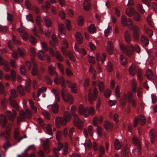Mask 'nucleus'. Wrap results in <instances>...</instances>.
Here are the masks:
<instances>
[{
	"instance_id": "nucleus-30",
	"label": "nucleus",
	"mask_w": 157,
	"mask_h": 157,
	"mask_svg": "<svg viewBox=\"0 0 157 157\" xmlns=\"http://www.w3.org/2000/svg\"><path fill=\"white\" fill-rule=\"evenodd\" d=\"M120 60L121 63L123 66L125 65L128 63L126 58L123 55H120Z\"/></svg>"
},
{
	"instance_id": "nucleus-11",
	"label": "nucleus",
	"mask_w": 157,
	"mask_h": 157,
	"mask_svg": "<svg viewBox=\"0 0 157 157\" xmlns=\"http://www.w3.org/2000/svg\"><path fill=\"white\" fill-rule=\"evenodd\" d=\"M121 20V24L124 26H126L133 25L132 21L129 18H127L124 15L122 16Z\"/></svg>"
},
{
	"instance_id": "nucleus-12",
	"label": "nucleus",
	"mask_w": 157,
	"mask_h": 157,
	"mask_svg": "<svg viewBox=\"0 0 157 157\" xmlns=\"http://www.w3.org/2000/svg\"><path fill=\"white\" fill-rule=\"evenodd\" d=\"M133 36L136 40H137L139 37V35L140 33V28L137 26H133Z\"/></svg>"
},
{
	"instance_id": "nucleus-28",
	"label": "nucleus",
	"mask_w": 157,
	"mask_h": 157,
	"mask_svg": "<svg viewBox=\"0 0 157 157\" xmlns=\"http://www.w3.org/2000/svg\"><path fill=\"white\" fill-rule=\"evenodd\" d=\"M44 20L45 23V25L47 27H49L51 26L52 24L51 20L48 18L47 16L44 17Z\"/></svg>"
},
{
	"instance_id": "nucleus-52",
	"label": "nucleus",
	"mask_w": 157,
	"mask_h": 157,
	"mask_svg": "<svg viewBox=\"0 0 157 157\" xmlns=\"http://www.w3.org/2000/svg\"><path fill=\"white\" fill-rule=\"evenodd\" d=\"M21 36L22 39L25 41H26L28 40V36L27 33L25 31H24L21 34Z\"/></svg>"
},
{
	"instance_id": "nucleus-53",
	"label": "nucleus",
	"mask_w": 157,
	"mask_h": 157,
	"mask_svg": "<svg viewBox=\"0 0 157 157\" xmlns=\"http://www.w3.org/2000/svg\"><path fill=\"white\" fill-rule=\"evenodd\" d=\"M10 73L11 79L13 80H14L16 79V72L14 70L12 69L10 71Z\"/></svg>"
},
{
	"instance_id": "nucleus-36",
	"label": "nucleus",
	"mask_w": 157,
	"mask_h": 157,
	"mask_svg": "<svg viewBox=\"0 0 157 157\" xmlns=\"http://www.w3.org/2000/svg\"><path fill=\"white\" fill-rule=\"evenodd\" d=\"M90 0H84L83 4L84 10H89L90 8Z\"/></svg>"
},
{
	"instance_id": "nucleus-17",
	"label": "nucleus",
	"mask_w": 157,
	"mask_h": 157,
	"mask_svg": "<svg viewBox=\"0 0 157 157\" xmlns=\"http://www.w3.org/2000/svg\"><path fill=\"white\" fill-rule=\"evenodd\" d=\"M107 51L110 55L112 54L113 53V43L111 41L107 42Z\"/></svg>"
},
{
	"instance_id": "nucleus-24",
	"label": "nucleus",
	"mask_w": 157,
	"mask_h": 157,
	"mask_svg": "<svg viewBox=\"0 0 157 157\" xmlns=\"http://www.w3.org/2000/svg\"><path fill=\"white\" fill-rule=\"evenodd\" d=\"M25 3L27 8L29 10H33L32 9H34V10H39L38 9L33 6L29 0H26L25 1Z\"/></svg>"
},
{
	"instance_id": "nucleus-26",
	"label": "nucleus",
	"mask_w": 157,
	"mask_h": 157,
	"mask_svg": "<svg viewBox=\"0 0 157 157\" xmlns=\"http://www.w3.org/2000/svg\"><path fill=\"white\" fill-rule=\"evenodd\" d=\"M124 38L125 40L127 42H129L131 40V37L129 31H126L124 33Z\"/></svg>"
},
{
	"instance_id": "nucleus-60",
	"label": "nucleus",
	"mask_w": 157,
	"mask_h": 157,
	"mask_svg": "<svg viewBox=\"0 0 157 157\" xmlns=\"http://www.w3.org/2000/svg\"><path fill=\"white\" fill-rule=\"evenodd\" d=\"M136 12V10H126V13L128 16L131 17L133 16Z\"/></svg>"
},
{
	"instance_id": "nucleus-41",
	"label": "nucleus",
	"mask_w": 157,
	"mask_h": 157,
	"mask_svg": "<svg viewBox=\"0 0 157 157\" xmlns=\"http://www.w3.org/2000/svg\"><path fill=\"white\" fill-rule=\"evenodd\" d=\"M147 21L149 25L152 27L153 26L154 23L151 18V15H149L147 16Z\"/></svg>"
},
{
	"instance_id": "nucleus-63",
	"label": "nucleus",
	"mask_w": 157,
	"mask_h": 157,
	"mask_svg": "<svg viewBox=\"0 0 157 157\" xmlns=\"http://www.w3.org/2000/svg\"><path fill=\"white\" fill-rule=\"evenodd\" d=\"M10 94L11 97L15 98L17 96V93L16 90L14 89H12L10 90Z\"/></svg>"
},
{
	"instance_id": "nucleus-25",
	"label": "nucleus",
	"mask_w": 157,
	"mask_h": 157,
	"mask_svg": "<svg viewBox=\"0 0 157 157\" xmlns=\"http://www.w3.org/2000/svg\"><path fill=\"white\" fill-rule=\"evenodd\" d=\"M141 42L143 46H146L149 44V41L147 37L142 35L141 38Z\"/></svg>"
},
{
	"instance_id": "nucleus-40",
	"label": "nucleus",
	"mask_w": 157,
	"mask_h": 157,
	"mask_svg": "<svg viewBox=\"0 0 157 157\" xmlns=\"http://www.w3.org/2000/svg\"><path fill=\"white\" fill-rule=\"evenodd\" d=\"M98 85L100 92H102L104 89V86L103 82L101 81H98Z\"/></svg>"
},
{
	"instance_id": "nucleus-42",
	"label": "nucleus",
	"mask_w": 157,
	"mask_h": 157,
	"mask_svg": "<svg viewBox=\"0 0 157 157\" xmlns=\"http://www.w3.org/2000/svg\"><path fill=\"white\" fill-rule=\"evenodd\" d=\"M56 57L57 59L59 61H62L63 59L60 52L58 51H57L55 53Z\"/></svg>"
},
{
	"instance_id": "nucleus-22",
	"label": "nucleus",
	"mask_w": 157,
	"mask_h": 157,
	"mask_svg": "<svg viewBox=\"0 0 157 157\" xmlns=\"http://www.w3.org/2000/svg\"><path fill=\"white\" fill-rule=\"evenodd\" d=\"M75 38L77 42L79 44H82L83 41V39L81 34L79 32L76 33L75 35Z\"/></svg>"
},
{
	"instance_id": "nucleus-15",
	"label": "nucleus",
	"mask_w": 157,
	"mask_h": 157,
	"mask_svg": "<svg viewBox=\"0 0 157 157\" xmlns=\"http://www.w3.org/2000/svg\"><path fill=\"white\" fill-rule=\"evenodd\" d=\"M11 130V128L8 127L6 130V132H3L1 134V136L2 139H8L10 137V131Z\"/></svg>"
},
{
	"instance_id": "nucleus-64",
	"label": "nucleus",
	"mask_w": 157,
	"mask_h": 157,
	"mask_svg": "<svg viewBox=\"0 0 157 157\" xmlns=\"http://www.w3.org/2000/svg\"><path fill=\"white\" fill-rule=\"evenodd\" d=\"M10 63L11 66L13 68H16L17 67L16 61L13 59H11Z\"/></svg>"
},
{
	"instance_id": "nucleus-9",
	"label": "nucleus",
	"mask_w": 157,
	"mask_h": 157,
	"mask_svg": "<svg viewBox=\"0 0 157 157\" xmlns=\"http://www.w3.org/2000/svg\"><path fill=\"white\" fill-rule=\"evenodd\" d=\"M88 108L82 105H80L78 108V113L81 115H84L85 117L89 116L88 113H87Z\"/></svg>"
},
{
	"instance_id": "nucleus-5",
	"label": "nucleus",
	"mask_w": 157,
	"mask_h": 157,
	"mask_svg": "<svg viewBox=\"0 0 157 157\" xmlns=\"http://www.w3.org/2000/svg\"><path fill=\"white\" fill-rule=\"evenodd\" d=\"M61 94L62 98L64 101L70 104H72L73 102V98L71 95L67 93V90L66 88H62Z\"/></svg>"
},
{
	"instance_id": "nucleus-62",
	"label": "nucleus",
	"mask_w": 157,
	"mask_h": 157,
	"mask_svg": "<svg viewBox=\"0 0 157 157\" xmlns=\"http://www.w3.org/2000/svg\"><path fill=\"white\" fill-rule=\"evenodd\" d=\"M71 90L73 93H75L76 92L77 87L75 84H72L71 86Z\"/></svg>"
},
{
	"instance_id": "nucleus-31",
	"label": "nucleus",
	"mask_w": 157,
	"mask_h": 157,
	"mask_svg": "<svg viewBox=\"0 0 157 157\" xmlns=\"http://www.w3.org/2000/svg\"><path fill=\"white\" fill-rule=\"evenodd\" d=\"M49 106L50 107V108L51 109L53 113H56L58 112V106L57 103H54L53 105H49Z\"/></svg>"
},
{
	"instance_id": "nucleus-54",
	"label": "nucleus",
	"mask_w": 157,
	"mask_h": 157,
	"mask_svg": "<svg viewBox=\"0 0 157 157\" xmlns=\"http://www.w3.org/2000/svg\"><path fill=\"white\" fill-rule=\"evenodd\" d=\"M4 65V66L3 67V70L6 72H9L10 70V67L9 66L8 63L6 61Z\"/></svg>"
},
{
	"instance_id": "nucleus-48",
	"label": "nucleus",
	"mask_w": 157,
	"mask_h": 157,
	"mask_svg": "<svg viewBox=\"0 0 157 157\" xmlns=\"http://www.w3.org/2000/svg\"><path fill=\"white\" fill-rule=\"evenodd\" d=\"M65 24L67 30L69 31L71 30L72 28L70 21L68 19H66L65 22Z\"/></svg>"
},
{
	"instance_id": "nucleus-57",
	"label": "nucleus",
	"mask_w": 157,
	"mask_h": 157,
	"mask_svg": "<svg viewBox=\"0 0 157 157\" xmlns=\"http://www.w3.org/2000/svg\"><path fill=\"white\" fill-rule=\"evenodd\" d=\"M111 27H110L108 25L107 29H105L104 31L105 36V37H108L110 33V30L111 29Z\"/></svg>"
},
{
	"instance_id": "nucleus-16",
	"label": "nucleus",
	"mask_w": 157,
	"mask_h": 157,
	"mask_svg": "<svg viewBox=\"0 0 157 157\" xmlns=\"http://www.w3.org/2000/svg\"><path fill=\"white\" fill-rule=\"evenodd\" d=\"M149 136L151 142L153 144L156 140V132L154 129H151L149 132Z\"/></svg>"
},
{
	"instance_id": "nucleus-43",
	"label": "nucleus",
	"mask_w": 157,
	"mask_h": 157,
	"mask_svg": "<svg viewBox=\"0 0 157 157\" xmlns=\"http://www.w3.org/2000/svg\"><path fill=\"white\" fill-rule=\"evenodd\" d=\"M137 119L138 121L140 122V124L142 125H143L145 123V120L144 117L142 115L140 116L138 118H136Z\"/></svg>"
},
{
	"instance_id": "nucleus-47",
	"label": "nucleus",
	"mask_w": 157,
	"mask_h": 157,
	"mask_svg": "<svg viewBox=\"0 0 157 157\" xmlns=\"http://www.w3.org/2000/svg\"><path fill=\"white\" fill-rule=\"evenodd\" d=\"M77 22L78 25L80 26H82L84 24V20L82 17L79 16L78 18Z\"/></svg>"
},
{
	"instance_id": "nucleus-27",
	"label": "nucleus",
	"mask_w": 157,
	"mask_h": 157,
	"mask_svg": "<svg viewBox=\"0 0 157 157\" xmlns=\"http://www.w3.org/2000/svg\"><path fill=\"white\" fill-rule=\"evenodd\" d=\"M51 91L55 95V101L56 102H59L60 101V96L57 90L55 89H53Z\"/></svg>"
},
{
	"instance_id": "nucleus-2",
	"label": "nucleus",
	"mask_w": 157,
	"mask_h": 157,
	"mask_svg": "<svg viewBox=\"0 0 157 157\" xmlns=\"http://www.w3.org/2000/svg\"><path fill=\"white\" fill-rule=\"evenodd\" d=\"M119 46L122 52L125 53L128 56L131 57L133 55V51L134 50L139 54L140 52V47L137 45H135L134 47L131 44L128 45L127 47H126L124 44L121 43L119 42Z\"/></svg>"
},
{
	"instance_id": "nucleus-4",
	"label": "nucleus",
	"mask_w": 157,
	"mask_h": 157,
	"mask_svg": "<svg viewBox=\"0 0 157 157\" xmlns=\"http://www.w3.org/2000/svg\"><path fill=\"white\" fill-rule=\"evenodd\" d=\"M76 109V107L75 106H72L71 111L74 117L73 124L79 129H81L82 126V122L78 118V115L75 113Z\"/></svg>"
},
{
	"instance_id": "nucleus-58",
	"label": "nucleus",
	"mask_w": 157,
	"mask_h": 157,
	"mask_svg": "<svg viewBox=\"0 0 157 157\" xmlns=\"http://www.w3.org/2000/svg\"><path fill=\"white\" fill-rule=\"evenodd\" d=\"M46 88L45 87H42L40 89L38 90L37 94V97H39L40 95L41 94H43L46 91Z\"/></svg>"
},
{
	"instance_id": "nucleus-7",
	"label": "nucleus",
	"mask_w": 157,
	"mask_h": 157,
	"mask_svg": "<svg viewBox=\"0 0 157 157\" xmlns=\"http://www.w3.org/2000/svg\"><path fill=\"white\" fill-rule=\"evenodd\" d=\"M133 98V94L130 91H128L127 93V94H125L124 95L123 98H124V101L123 100V99L121 100V105H124L125 103V101H127L128 102H130L131 101Z\"/></svg>"
},
{
	"instance_id": "nucleus-18",
	"label": "nucleus",
	"mask_w": 157,
	"mask_h": 157,
	"mask_svg": "<svg viewBox=\"0 0 157 157\" xmlns=\"http://www.w3.org/2000/svg\"><path fill=\"white\" fill-rule=\"evenodd\" d=\"M78 145L80 149L83 148L84 151V152H86V140H82V139H80L78 140Z\"/></svg>"
},
{
	"instance_id": "nucleus-8",
	"label": "nucleus",
	"mask_w": 157,
	"mask_h": 157,
	"mask_svg": "<svg viewBox=\"0 0 157 157\" xmlns=\"http://www.w3.org/2000/svg\"><path fill=\"white\" fill-rule=\"evenodd\" d=\"M98 91L96 88H94L93 90V94L89 91L88 94V99L90 103H92L93 101L95 100L98 96Z\"/></svg>"
},
{
	"instance_id": "nucleus-49",
	"label": "nucleus",
	"mask_w": 157,
	"mask_h": 157,
	"mask_svg": "<svg viewBox=\"0 0 157 157\" xmlns=\"http://www.w3.org/2000/svg\"><path fill=\"white\" fill-rule=\"evenodd\" d=\"M38 56L39 59L41 60H43L44 59V52L42 50H40L39 51Z\"/></svg>"
},
{
	"instance_id": "nucleus-10",
	"label": "nucleus",
	"mask_w": 157,
	"mask_h": 157,
	"mask_svg": "<svg viewBox=\"0 0 157 157\" xmlns=\"http://www.w3.org/2000/svg\"><path fill=\"white\" fill-rule=\"evenodd\" d=\"M63 46L61 48V51L63 54L66 56L70 57L71 52L70 51L67 52L66 51V48L68 47L67 41L64 40L63 43Z\"/></svg>"
},
{
	"instance_id": "nucleus-20",
	"label": "nucleus",
	"mask_w": 157,
	"mask_h": 157,
	"mask_svg": "<svg viewBox=\"0 0 157 157\" xmlns=\"http://www.w3.org/2000/svg\"><path fill=\"white\" fill-rule=\"evenodd\" d=\"M59 36H60V35L62 36L65 35V26L63 24H60L59 25Z\"/></svg>"
},
{
	"instance_id": "nucleus-46",
	"label": "nucleus",
	"mask_w": 157,
	"mask_h": 157,
	"mask_svg": "<svg viewBox=\"0 0 157 157\" xmlns=\"http://www.w3.org/2000/svg\"><path fill=\"white\" fill-rule=\"evenodd\" d=\"M31 83V82L29 78L28 79L26 82L25 88L26 91L28 93L30 92V90L29 89V88L30 86Z\"/></svg>"
},
{
	"instance_id": "nucleus-29",
	"label": "nucleus",
	"mask_w": 157,
	"mask_h": 157,
	"mask_svg": "<svg viewBox=\"0 0 157 157\" xmlns=\"http://www.w3.org/2000/svg\"><path fill=\"white\" fill-rule=\"evenodd\" d=\"M49 72L50 74L51 75H58L56 71V68L53 66L52 65H50L48 68Z\"/></svg>"
},
{
	"instance_id": "nucleus-51",
	"label": "nucleus",
	"mask_w": 157,
	"mask_h": 157,
	"mask_svg": "<svg viewBox=\"0 0 157 157\" xmlns=\"http://www.w3.org/2000/svg\"><path fill=\"white\" fill-rule=\"evenodd\" d=\"M10 104L11 105L16 109H18V107L17 102L14 100H11V97L10 98Z\"/></svg>"
},
{
	"instance_id": "nucleus-3",
	"label": "nucleus",
	"mask_w": 157,
	"mask_h": 157,
	"mask_svg": "<svg viewBox=\"0 0 157 157\" xmlns=\"http://www.w3.org/2000/svg\"><path fill=\"white\" fill-rule=\"evenodd\" d=\"M71 118L70 113L68 112H66L62 117H57L56 119V127L60 128L61 126H65L67 123L68 122Z\"/></svg>"
},
{
	"instance_id": "nucleus-33",
	"label": "nucleus",
	"mask_w": 157,
	"mask_h": 157,
	"mask_svg": "<svg viewBox=\"0 0 157 157\" xmlns=\"http://www.w3.org/2000/svg\"><path fill=\"white\" fill-rule=\"evenodd\" d=\"M7 120L5 116L3 115H1L0 116V124L2 126L4 127L6 125Z\"/></svg>"
},
{
	"instance_id": "nucleus-59",
	"label": "nucleus",
	"mask_w": 157,
	"mask_h": 157,
	"mask_svg": "<svg viewBox=\"0 0 157 157\" xmlns=\"http://www.w3.org/2000/svg\"><path fill=\"white\" fill-rule=\"evenodd\" d=\"M50 3L48 1H47L43 3L42 5V7L46 9H48L50 7Z\"/></svg>"
},
{
	"instance_id": "nucleus-14",
	"label": "nucleus",
	"mask_w": 157,
	"mask_h": 157,
	"mask_svg": "<svg viewBox=\"0 0 157 157\" xmlns=\"http://www.w3.org/2000/svg\"><path fill=\"white\" fill-rule=\"evenodd\" d=\"M6 114L9 119L11 121H13L17 116V113L14 110H13L12 112L10 111H7Z\"/></svg>"
},
{
	"instance_id": "nucleus-32",
	"label": "nucleus",
	"mask_w": 157,
	"mask_h": 157,
	"mask_svg": "<svg viewBox=\"0 0 157 157\" xmlns=\"http://www.w3.org/2000/svg\"><path fill=\"white\" fill-rule=\"evenodd\" d=\"M63 147V145L62 143L59 142L58 144V149L55 148L53 150L54 154L56 157H58V155L57 152L61 150Z\"/></svg>"
},
{
	"instance_id": "nucleus-44",
	"label": "nucleus",
	"mask_w": 157,
	"mask_h": 157,
	"mask_svg": "<svg viewBox=\"0 0 157 157\" xmlns=\"http://www.w3.org/2000/svg\"><path fill=\"white\" fill-rule=\"evenodd\" d=\"M146 76L149 79L151 80L152 79L153 74L150 69H148L146 71Z\"/></svg>"
},
{
	"instance_id": "nucleus-56",
	"label": "nucleus",
	"mask_w": 157,
	"mask_h": 157,
	"mask_svg": "<svg viewBox=\"0 0 157 157\" xmlns=\"http://www.w3.org/2000/svg\"><path fill=\"white\" fill-rule=\"evenodd\" d=\"M37 66L35 64H34L32 70V73L33 75H36L37 74Z\"/></svg>"
},
{
	"instance_id": "nucleus-39",
	"label": "nucleus",
	"mask_w": 157,
	"mask_h": 157,
	"mask_svg": "<svg viewBox=\"0 0 157 157\" xmlns=\"http://www.w3.org/2000/svg\"><path fill=\"white\" fill-rule=\"evenodd\" d=\"M29 102L32 110L35 113L37 111V108L36 106L34 105V102L31 99L29 100Z\"/></svg>"
},
{
	"instance_id": "nucleus-50",
	"label": "nucleus",
	"mask_w": 157,
	"mask_h": 157,
	"mask_svg": "<svg viewBox=\"0 0 157 157\" xmlns=\"http://www.w3.org/2000/svg\"><path fill=\"white\" fill-rule=\"evenodd\" d=\"M89 32L91 33H94L96 32L95 26L93 24H91L88 28Z\"/></svg>"
},
{
	"instance_id": "nucleus-37",
	"label": "nucleus",
	"mask_w": 157,
	"mask_h": 157,
	"mask_svg": "<svg viewBox=\"0 0 157 157\" xmlns=\"http://www.w3.org/2000/svg\"><path fill=\"white\" fill-rule=\"evenodd\" d=\"M114 144L115 147V149L117 150L120 149L122 145L121 142L120 141L118 140H116Z\"/></svg>"
},
{
	"instance_id": "nucleus-35",
	"label": "nucleus",
	"mask_w": 157,
	"mask_h": 157,
	"mask_svg": "<svg viewBox=\"0 0 157 157\" xmlns=\"http://www.w3.org/2000/svg\"><path fill=\"white\" fill-rule=\"evenodd\" d=\"M104 126L105 129L107 131H109L112 128L113 124L110 122L106 121L105 123Z\"/></svg>"
},
{
	"instance_id": "nucleus-23",
	"label": "nucleus",
	"mask_w": 157,
	"mask_h": 157,
	"mask_svg": "<svg viewBox=\"0 0 157 157\" xmlns=\"http://www.w3.org/2000/svg\"><path fill=\"white\" fill-rule=\"evenodd\" d=\"M139 69L136 67L134 65L132 64L129 69V73L132 75H134L136 73V71H137Z\"/></svg>"
},
{
	"instance_id": "nucleus-1",
	"label": "nucleus",
	"mask_w": 157,
	"mask_h": 157,
	"mask_svg": "<svg viewBox=\"0 0 157 157\" xmlns=\"http://www.w3.org/2000/svg\"><path fill=\"white\" fill-rule=\"evenodd\" d=\"M36 121L38 123L39 125L41 127H44L46 128L47 130V133L50 136L49 138L46 139L45 141L42 140L41 139H40L41 143L43 146L45 152L46 153H48L50 151L49 147L48 141L49 139L52 138V132L51 126L49 124L45 125V126L44 123V122L42 119L40 118L39 117L36 120Z\"/></svg>"
},
{
	"instance_id": "nucleus-13",
	"label": "nucleus",
	"mask_w": 157,
	"mask_h": 157,
	"mask_svg": "<svg viewBox=\"0 0 157 157\" xmlns=\"http://www.w3.org/2000/svg\"><path fill=\"white\" fill-rule=\"evenodd\" d=\"M55 82L57 85L61 83V86L63 88H65L66 86L64 81L63 77L62 76H56L54 79Z\"/></svg>"
},
{
	"instance_id": "nucleus-45",
	"label": "nucleus",
	"mask_w": 157,
	"mask_h": 157,
	"mask_svg": "<svg viewBox=\"0 0 157 157\" xmlns=\"http://www.w3.org/2000/svg\"><path fill=\"white\" fill-rule=\"evenodd\" d=\"M57 65L58 68L62 75H64L65 73L63 65L61 63H57Z\"/></svg>"
},
{
	"instance_id": "nucleus-55",
	"label": "nucleus",
	"mask_w": 157,
	"mask_h": 157,
	"mask_svg": "<svg viewBox=\"0 0 157 157\" xmlns=\"http://www.w3.org/2000/svg\"><path fill=\"white\" fill-rule=\"evenodd\" d=\"M17 90L21 95H24L25 94V91L23 89L22 86L21 85H19L17 87Z\"/></svg>"
},
{
	"instance_id": "nucleus-21",
	"label": "nucleus",
	"mask_w": 157,
	"mask_h": 157,
	"mask_svg": "<svg viewBox=\"0 0 157 157\" xmlns=\"http://www.w3.org/2000/svg\"><path fill=\"white\" fill-rule=\"evenodd\" d=\"M106 55L105 53H103L102 56L100 58L99 54L97 53L96 55V60L98 61H101L102 63H103L106 59Z\"/></svg>"
},
{
	"instance_id": "nucleus-38",
	"label": "nucleus",
	"mask_w": 157,
	"mask_h": 157,
	"mask_svg": "<svg viewBox=\"0 0 157 157\" xmlns=\"http://www.w3.org/2000/svg\"><path fill=\"white\" fill-rule=\"evenodd\" d=\"M18 52L20 56H23L25 55L26 52L24 48L21 47L18 48Z\"/></svg>"
},
{
	"instance_id": "nucleus-61",
	"label": "nucleus",
	"mask_w": 157,
	"mask_h": 157,
	"mask_svg": "<svg viewBox=\"0 0 157 157\" xmlns=\"http://www.w3.org/2000/svg\"><path fill=\"white\" fill-rule=\"evenodd\" d=\"M133 18L136 21H139L141 19L140 15L136 11L133 16Z\"/></svg>"
},
{
	"instance_id": "nucleus-6",
	"label": "nucleus",
	"mask_w": 157,
	"mask_h": 157,
	"mask_svg": "<svg viewBox=\"0 0 157 157\" xmlns=\"http://www.w3.org/2000/svg\"><path fill=\"white\" fill-rule=\"evenodd\" d=\"M26 113L23 111H21L20 112V115L18 117L17 119V122L19 123L20 122L23 121L24 120V119L27 117L29 118L31 117V112L27 109L25 110Z\"/></svg>"
},
{
	"instance_id": "nucleus-19",
	"label": "nucleus",
	"mask_w": 157,
	"mask_h": 157,
	"mask_svg": "<svg viewBox=\"0 0 157 157\" xmlns=\"http://www.w3.org/2000/svg\"><path fill=\"white\" fill-rule=\"evenodd\" d=\"M144 30L150 37H151L153 34V32L152 30L149 29L148 28V26L146 24H144V25L143 28Z\"/></svg>"
},
{
	"instance_id": "nucleus-34",
	"label": "nucleus",
	"mask_w": 157,
	"mask_h": 157,
	"mask_svg": "<svg viewBox=\"0 0 157 157\" xmlns=\"http://www.w3.org/2000/svg\"><path fill=\"white\" fill-rule=\"evenodd\" d=\"M75 50L76 52H79V53L85 55L86 54V52L83 48L79 49L75 45L74 47Z\"/></svg>"
}]
</instances>
